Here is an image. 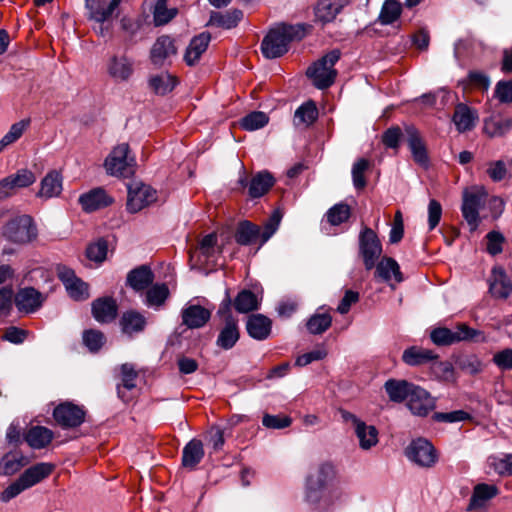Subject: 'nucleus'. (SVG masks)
Segmentation results:
<instances>
[{"label":"nucleus","mask_w":512,"mask_h":512,"mask_svg":"<svg viewBox=\"0 0 512 512\" xmlns=\"http://www.w3.org/2000/svg\"><path fill=\"white\" fill-rule=\"evenodd\" d=\"M154 281V274L146 265L132 269L127 275V285L139 292L147 289Z\"/></svg>","instance_id":"nucleus-31"},{"label":"nucleus","mask_w":512,"mask_h":512,"mask_svg":"<svg viewBox=\"0 0 512 512\" xmlns=\"http://www.w3.org/2000/svg\"><path fill=\"white\" fill-rule=\"evenodd\" d=\"M272 322H246V330L250 337L264 340L271 334Z\"/></svg>","instance_id":"nucleus-56"},{"label":"nucleus","mask_w":512,"mask_h":512,"mask_svg":"<svg viewBox=\"0 0 512 512\" xmlns=\"http://www.w3.org/2000/svg\"><path fill=\"white\" fill-rule=\"evenodd\" d=\"M405 454L411 462L423 468H431L438 461L435 447L425 438H417L411 441Z\"/></svg>","instance_id":"nucleus-10"},{"label":"nucleus","mask_w":512,"mask_h":512,"mask_svg":"<svg viewBox=\"0 0 512 512\" xmlns=\"http://www.w3.org/2000/svg\"><path fill=\"white\" fill-rule=\"evenodd\" d=\"M359 254L366 270L373 269L382 254V244L371 228L364 227L359 234Z\"/></svg>","instance_id":"nucleus-8"},{"label":"nucleus","mask_w":512,"mask_h":512,"mask_svg":"<svg viewBox=\"0 0 512 512\" xmlns=\"http://www.w3.org/2000/svg\"><path fill=\"white\" fill-rule=\"evenodd\" d=\"M401 359L406 365L417 367L431 364L432 361L439 359V355L431 349L413 345L403 351Z\"/></svg>","instance_id":"nucleus-23"},{"label":"nucleus","mask_w":512,"mask_h":512,"mask_svg":"<svg viewBox=\"0 0 512 512\" xmlns=\"http://www.w3.org/2000/svg\"><path fill=\"white\" fill-rule=\"evenodd\" d=\"M282 216L283 214L279 209H276L272 212L268 220L265 222L263 229L261 230V244L267 242L277 231L282 220Z\"/></svg>","instance_id":"nucleus-53"},{"label":"nucleus","mask_w":512,"mask_h":512,"mask_svg":"<svg viewBox=\"0 0 512 512\" xmlns=\"http://www.w3.org/2000/svg\"><path fill=\"white\" fill-rule=\"evenodd\" d=\"M430 371L434 378L439 381H455L454 368L448 361H439V359L432 361L430 364Z\"/></svg>","instance_id":"nucleus-43"},{"label":"nucleus","mask_w":512,"mask_h":512,"mask_svg":"<svg viewBox=\"0 0 512 512\" xmlns=\"http://www.w3.org/2000/svg\"><path fill=\"white\" fill-rule=\"evenodd\" d=\"M341 416L345 422H351L354 432L363 450H369L378 443V430L373 425H367L353 413L342 410Z\"/></svg>","instance_id":"nucleus-16"},{"label":"nucleus","mask_w":512,"mask_h":512,"mask_svg":"<svg viewBox=\"0 0 512 512\" xmlns=\"http://www.w3.org/2000/svg\"><path fill=\"white\" fill-rule=\"evenodd\" d=\"M177 47L174 39L168 35L159 36L150 50V60L156 67H163L171 63V58L176 56Z\"/></svg>","instance_id":"nucleus-17"},{"label":"nucleus","mask_w":512,"mask_h":512,"mask_svg":"<svg viewBox=\"0 0 512 512\" xmlns=\"http://www.w3.org/2000/svg\"><path fill=\"white\" fill-rule=\"evenodd\" d=\"M122 384L118 385V396L124 399V395L121 391V386L127 390H132L136 387L137 372L132 364L125 363L121 366Z\"/></svg>","instance_id":"nucleus-52"},{"label":"nucleus","mask_w":512,"mask_h":512,"mask_svg":"<svg viewBox=\"0 0 512 512\" xmlns=\"http://www.w3.org/2000/svg\"><path fill=\"white\" fill-rule=\"evenodd\" d=\"M374 268V277L388 283L392 289H395L394 283H401L404 280L398 262L391 257L378 260Z\"/></svg>","instance_id":"nucleus-18"},{"label":"nucleus","mask_w":512,"mask_h":512,"mask_svg":"<svg viewBox=\"0 0 512 512\" xmlns=\"http://www.w3.org/2000/svg\"><path fill=\"white\" fill-rule=\"evenodd\" d=\"M452 120L456 129L462 133L470 131L475 127L478 114L467 105L460 103L455 107Z\"/></svg>","instance_id":"nucleus-29"},{"label":"nucleus","mask_w":512,"mask_h":512,"mask_svg":"<svg viewBox=\"0 0 512 512\" xmlns=\"http://www.w3.org/2000/svg\"><path fill=\"white\" fill-rule=\"evenodd\" d=\"M417 385L406 380L389 379L385 382L384 388L391 401L401 403L409 400Z\"/></svg>","instance_id":"nucleus-27"},{"label":"nucleus","mask_w":512,"mask_h":512,"mask_svg":"<svg viewBox=\"0 0 512 512\" xmlns=\"http://www.w3.org/2000/svg\"><path fill=\"white\" fill-rule=\"evenodd\" d=\"M23 466L22 458L16 455L7 454L0 461V474L12 475Z\"/></svg>","instance_id":"nucleus-61"},{"label":"nucleus","mask_w":512,"mask_h":512,"mask_svg":"<svg viewBox=\"0 0 512 512\" xmlns=\"http://www.w3.org/2000/svg\"><path fill=\"white\" fill-rule=\"evenodd\" d=\"M91 311L95 320H115L118 315V305L111 296L99 297L91 303Z\"/></svg>","instance_id":"nucleus-28"},{"label":"nucleus","mask_w":512,"mask_h":512,"mask_svg":"<svg viewBox=\"0 0 512 512\" xmlns=\"http://www.w3.org/2000/svg\"><path fill=\"white\" fill-rule=\"evenodd\" d=\"M349 3L350 0H320L314 9L316 20L323 24L333 21Z\"/></svg>","instance_id":"nucleus-25"},{"label":"nucleus","mask_w":512,"mask_h":512,"mask_svg":"<svg viewBox=\"0 0 512 512\" xmlns=\"http://www.w3.org/2000/svg\"><path fill=\"white\" fill-rule=\"evenodd\" d=\"M488 282L489 292L494 298L506 299L512 292V283L505 270L500 266L492 268Z\"/></svg>","instance_id":"nucleus-21"},{"label":"nucleus","mask_w":512,"mask_h":512,"mask_svg":"<svg viewBox=\"0 0 512 512\" xmlns=\"http://www.w3.org/2000/svg\"><path fill=\"white\" fill-rule=\"evenodd\" d=\"M3 236L10 242L26 244L36 238L37 229L30 216L21 215L6 223Z\"/></svg>","instance_id":"nucleus-7"},{"label":"nucleus","mask_w":512,"mask_h":512,"mask_svg":"<svg viewBox=\"0 0 512 512\" xmlns=\"http://www.w3.org/2000/svg\"><path fill=\"white\" fill-rule=\"evenodd\" d=\"M242 18L243 12L238 9H234L226 13L214 12L210 16L209 23L217 27L231 29L236 27Z\"/></svg>","instance_id":"nucleus-41"},{"label":"nucleus","mask_w":512,"mask_h":512,"mask_svg":"<svg viewBox=\"0 0 512 512\" xmlns=\"http://www.w3.org/2000/svg\"><path fill=\"white\" fill-rule=\"evenodd\" d=\"M30 125V119H22L11 125L9 131L2 137V139L11 145L16 142L26 131Z\"/></svg>","instance_id":"nucleus-58"},{"label":"nucleus","mask_w":512,"mask_h":512,"mask_svg":"<svg viewBox=\"0 0 512 512\" xmlns=\"http://www.w3.org/2000/svg\"><path fill=\"white\" fill-rule=\"evenodd\" d=\"M114 11H89V19L94 21L93 31L100 37L111 35L113 24L111 17Z\"/></svg>","instance_id":"nucleus-36"},{"label":"nucleus","mask_w":512,"mask_h":512,"mask_svg":"<svg viewBox=\"0 0 512 512\" xmlns=\"http://www.w3.org/2000/svg\"><path fill=\"white\" fill-rule=\"evenodd\" d=\"M86 411L83 406L65 401L53 410L55 422L63 429L77 428L85 421Z\"/></svg>","instance_id":"nucleus-12"},{"label":"nucleus","mask_w":512,"mask_h":512,"mask_svg":"<svg viewBox=\"0 0 512 512\" xmlns=\"http://www.w3.org/2000/svg\"><path fill=\"white\" fill-rule=\"evenodd\" d=\"M83 342L90 351L96 352L104 344V335L99 331L88 330L83 334Z\"/></svg>","instance_id":"nucleus-64"},{"label":"nucleus","mask_w":512,"mask_h":512,"mask_svg":"<svg viewBox=\"0 0 512 512\" xmlns=\"http://www.w3.org/2000/svg\"><path fill=\"white\" fill-rule=\"evenodd\" d=\"M54 438L51 429L44 426H32L24 434V440L33 449L47 447Z\"/></svg>","instance_id":"nucleus-30"},{"label":"nucleus","mask_w":512,"mask_h":512,"mask_svg":"<svg viewBox=\"0 0 512 512\" xmlns=\"http://www.w3.org/2000/svg\"><path fill=\"white\" fill-rule=\"evenodd\" d=\"M407 406L412 414L424 417L434 410L436 402L428 391L417 386L409 398Z\"/></svg>","instance_id":"nucleus-22"},{"label":"nucleus","mask_w":512,"mask_h":512,"mask_svg":"<svg viewBox=\"0 0 512 512\" xmlns=\"http://www.w3.org/2000/svg\"><path fill=\"white\" fill-rule=\"evenodd\" d=\"M107 72L116 82H127L134 74V60L127 55H114L107 63Z\"/></svg>","instance_id":"nucleus-19"},{"label":"nucleus","mask_w":512,"mask_h":512,"mask_svg":"<svg viewBox=\"0 0 512 512\" xmlns=\"http://www.w3.org/2000/svg\"><path fill=\"white\" fill-rule=\"evenodd\" d=\"M269 117L262 111H254L247 114L240 121V126L247 131H255L267 125Z\"/></svg>","instance_id":"nucleus-47"},{"label":"nucleus","mask_w":512,"mask_h":512,"mask_svg":"<svg viewBox=\"0 0 512 512\" xmlns=\"http://www.w3.org/2000/svg\"><path fill=\"white\" fill-rule=\"evenodd\" d=\"M178 83V78L168 72L152 75L148 80L149 87L158 95L170 93Z\"/></svg>","instance_id":"nucleus-35"},{"label":"nucleus","mask_w":512,"mask_h":512,"mask_svg":"<svg viewBox=\"0 0 512 512\" xmlns=\"http://www.w3.org/2000/svg\"><path fill=\"white\" fill-rule=\"evenodd\" d=\"M334 478V466L328 462L321 463L307 476L305 501L314 510L325 512L331 507L332 500L328 492V486Z\"/></svg>","instance_id":"nucleus-1"},{"label":"nucleus","mask_w":512,"mask_h":512,"mask_svg":"<svg viewBox=\"0 0 512 512\" xmlns=\"http://www.w3.org/2000/svg\"><path fill=\"white\" fill-rule=\"evenodd\" d=\"M512 129V118L490 119L484 124V132L490 137L503 136Z\"/></svg>","instance_id":"nucleus-45"},{"label":"nucleus","mask_w":512,"mask_h":512,"mask_svg":"<svg viewBox=\"0 0 512 512\" xmlns=\"http://www.w3.org/2000/svg\"><path fill=\"white\" fill-rule=\"evenodd\" d=\"M310 28L309 25L281 24L271 29L263 38L261 51L265 58L275 59L283 56L289 50V45L294 40H301Z\"/></svg>","instance_id":"nucleus-2"},{"label":"nucleus","mask_w":512,"mask_h":512,"mask_svg":"<svg viewBox=\"0 0 512 512\" xmlns=\"http://www.w3.org/2000/svg\"><path fill=\"white\" fill-rule=\"evenodd\" d=\"M326 215L328 222L333 226H337L350 218L351 209L347 204L338 203L331 207Z\"/></svg>","instance_id":"nucleus-49"},{"label":"nucleus","mask_w":512,"mask_h":512,"mask_svg":"<svg viewBox=\"0 0 512 512\" xmlns=\"http://www.w3.org/2000/svg\"><path fill=\"white\" fill-rule=\"evenodd\" d=\"M29 335V332L23 328L10 326L5 329L1 338L13 344L23 343Z\"/></svg>","instance_id":"nucleus-63"},{"label":"nucleus","mask_w":512,"mask_h":512,"mask_svg":"<svg viewBox=\"0 0 512 512\" xmlns=\"http://www.w3.org/2000/svg\"><path fill=\"white\" fill-rule=\"evenodd\" d=\"M55 465L48 462L37 463L26 469L20 477L10 484L0 495L2 502H9L28 488L40 483L51 475Z\"/></svg>","instance_id":"nucleus-3"},{"label":"nucleus","mask_w":512,"mask_h":512,"mask_svg":"<svg viewBox=\"0 0 512 512\" xmlns=\"http://www.w3.org/2000/svg\"><path fill=\"white\" fill-rule=\"evenodd\" d=\"M62 191V176L58 171H50L41 181L38 197L49 199L57 197Z\"/></svg>","instance_id":"nucleus-34"},{"label":"nucleus","mask_w":512,"mask_h":512,"mask_svg":"<svg viewBox=\"0 0 512 512\" xmlns=\"http://www.w3.org/2000/svg\"><path fill=\"white\" fill-rule=\"evenodd\" d=\"M498 494V488L493 484H477L470 498L469 509L481 508L485 503Z\"/></svg>","instance_id":"nucleus-37"},{"label":"nucleus","mask_w":512,"mask_h":512,"mask_svg":"<svg viewBox=\"0 0 512 512\" xmlns=\"http://www.w3.org/2000/svg\"><path fill=\"white\" fill-rule=\"evenodd\" d=\"M261 238V228L249 221H243L235 234V239L240 245H250Z\"/></svg>","instance_id":"nucleus-40"},{"label":"nucleus","mask_w":512,"mask_h":512,"mask_svg":"<svg viewBox=\"0 0 512 512\" xmlns=\"http://www.w3.org/2000/svg\"><path fill=\"white\" fill-rule=\"evenodd\" d=\"M318 110L313 101H308L299 106L294 114L295 125L309 126L316 121Z\"/></svg>","instance_id":"nucleus-42"},{"label":"nucleus","mask_w":512,"mask_h":512,"mask_svg":"<svg viewBox=\"0 0 512 512\" xmlns=\"http://www.w3.org/2000/svg\"><path fill=\"white\" fill-rule=\"evenodd\" d=\"M340 56L341 52L338 49L331 50L308 68L307 76L312 79L315 87L326 89L334 83L337 76L334 65L338 62Z\"/></svg>","instance_id":"nucleus-4"},{"label":"nucleus","mask_w":512,"mask_h":512,"mask_svg":"<svg viewBox=\"0 0 512 512\" xmlns=\"http://www.w3.org/2000/svg\"><path fill=\"white\" fill-rule=\"evenodd\" d=\"M107 251V242L101 239L87 247L86 256L91 261L101 263L106 259Z\"/></svg>","instance_id":"nucleus-57"},{"label":"nucleus","mask_w":512,"mask_h":512,"mask_svg":"<svg viewBox=\"0 0 512 512\" xmlns=\"http://www.w3.org/2000/svg\"><path fill=\"white\" fill-rule=\"evenodd\" d=\"M456 365L465 373L474 375L482 370V362L475 355H464L456 360Z\"/></svg>","instance_id":"nucleus-55"},{"label":"nucleus","mask_w":512,"mask_h":512,"mask_svg":"<svg viewBox=\"0 0 512 512\" xmlns=\"http://www.w3.org/2000/svg\"><path fill=\"white\" fill-rule=\"evenodd\" d=\"M203 443L198 439L189 441L182 452V465L193 470L204 457Z\"/></svg>","instance_id":"nucleus-32"},{"label":"nucleus","mask_w":512,"mask_h":512,"mask_svg":"<svg viewBox=\"0 0 512 512\" xmlns=\"http://www.w3.org/2000/svg\"><path fill=\"white\" fill-rule=\"evenodd\" d=\"M113 202L112 197L107 195L102 188H95L82 194L79 197V203L86 212H93L109 206Z\"/></svg>","instance_id":"nucleus-26"},{"label":"nucleus","mask_w":512,"mask_h":512,"mask_svg":"<svg viewBox=\"0 0 512 512\" xmlns=\"http://www.w3.org/2000/svg\"><path fill=\"white\" fill-rule=\"evenodd\" d=\"M239 339V332L235 322H227V325L220 332L217 344L221 348L228 350L232 348Z\"/></svg>","instance_id":"nucleus-48"},{"label":"nucleus","mask_w":512,"mask_h":512,"mask_svg":"<svg viewBox=\"0 0 512 512\" xmlns=\"http://www.w3.org/2000/svg\"><path fill=\"white\" fill-rule=\"evenodd\" d=\"M275 179L268 171H260L254 175L249 183V196L260 198L274 185Z\"/></svg>","instance_id":"nucleus-33"},{"label":"nucleus","mask_w":512,"mask_h":512,"mask_svg":"<svg viewBox=\"0 0 512 512\" xmlns=\"http://www.w3.org/2000/svg\"><path fill=\"white\" fill-rule=\"evenodd\" d=\"M176 14L177 10L175 8H167L166 0H158L153 12L154 23L156 26L165 25L172 20Z\"/></svg>","instance_id":"nucleus-51"},{"label":"nucleus","mask_w":512,"mask_h":512,"mask_svg":"<svg viewBox=\"0 0 512 512\" xmlns=\"http://www.w3.org/2000/svg\"><path fill=\"white\" fill-rule=\"evenodd\" d=\"M257 295L251 290L243 289L233 300L234 310L238 313H249L258 309Z\"/></svg>","instance_id":"nucleus-39"},{"label":"nucleus","mask_w":512,"mask_h":512,"mask_svg":"<svg viewBox=\"0 0 512 512\" xmlns=\"http://www.w3.org/2000/svg\"><path fill=\"white\" fill-rule=\"evenodd\" d=\"M487 192L483 187L465 189L462 194L461 212L471 232L477 230L480 224L479 212L485 205Z\"/></svg>","instance_id":"nucleus-6"},{"label":"nucleus","mask_w":512,"mask_h":512,"mask_svg":"<svg viewBox=\"0 0 512 512\" xmlns=\"http://www.w3.org/2000/svg\"><path fill=\"white\" fill-rule=\"evenodd\" d=\"M402 12L401 3L397 0H386L381 8L379 20L384 25L394 23Z\"/></svg>","instance_id":"nucleus-44"},{"label":"nucleus","mask_w":512,"mask_h":512,"mask_svg":"<svg viewBox=\"0 0 512 512\" xmlns=\"http://www.w3.org/2000/svg\"><path fill=\"white\" fill-rule=\"evenodd\" d=\"M488 465L500 476H512V454L490 456Z\"/></svg>","instance_id":"nucleus-46"},{"label":"nucleus","mask_w":512,"mask_h":512,"mask_svg":"<svg viewBox=\"0 0 512 512\" xmlns=\"http://www.w3.org/2000/svg\"><path fill=\"white\" fill-rule=\"evenodd\" d=\"M291 423L292 419L286 415L264 414L262 418V425L267 429H284Z\"/></svg>","instance_id":"nucleus-59"},{"label":"nucleus","mask_w":512,"mask_h":512,"mask_svg":"<svg viewBox=\"0 0 512 512\" xmlns=\"http://www.w3.org/2000/svg\"><path fill=\"white\" fill-rule=\"evenodd\" d=\"M127 190V210L130 213H137L157 200L156 190L140 181L130 182Z\"/></svg>","instance_id":"nucleus-11"},{"label":"nucleus","mask_w":512,"mask_h":512,"mask_svg":"<svg viewBox=\"0 0 512 512\" xmlns=\"http://www.w3.org/2000/svg\"><path fill=\"white\" fill-rule=\"evenodd\" d=\"M405 135L413 160L421 167L427 168L429 166V157L419 131L414 126H406Z\"/></svg>","instance_id":"nucleus-20"},{"label":"nucleus","mask_w":512,"mask_h":512,"mask_svg":"<svg viewBox=\"0 0 512 512\" xmlns=\"http://www.w3.org/2000/svg\"><path fill=\"white\" fill-rule=\"evenodd\" d=\"M480 335L476 329L466 325H460L457 331L453 332L448 328H435L430 333L431 341L437 346H448L463 340H474Z\"/></svg>","instance_id":"nucleus-14"},{"label":"nucleus","mask_w":512,"mask_h":512,"mask_svg":"<svg viewBox=\"0 0 512 512\" xmlns=\"http://www.w3.org/2000/svg\"><path fill=\"white\" fill-rule=\"evenodd\" d=\"M369 168V161L361 158L352 167V180L356 189L361 190L366 186L365 171Z\"/></svg>","instance_id":"nucleus-54"},{"label":"nucleus","mask_w":512,"mask_h":512,"mask_svg":"<svg viewBox=\"0 0 512 512\" xmlns=\"http://www.w3.org/2000/svg\"><path fill=\"white\" fill-rule=\"evenodd\" d=\"M432 418L436 422L455 423L468 420L471 417L469 413L463 410H455L451 412H436L433 414Z\"/></svg>","instance_id":"nucleus-60"},{"label":"nucleus","mask_w":512,"mask_h":512,"mask_svg":"<svg viewBox=\"0 0 512 512\" xmlns=\"http://www.w3.org/2000/svg\"><path fill=\"white\" fill-rule=\"evenodd\" d=\"M220 253L221 249L217 246V235L210 233L202 238L191 258L196 257L197 264L202 269L210 271L217 265V258Z\"/></svg>","instance_id":"nucleus-15"},{"label":"nucleus","mask_w":512,"mask_h":512,"mask_svg":"<svg viewBox=\"0 0 512 512\" xmlns=\"http://www.w3.org/2000/svg\"><path fill=\"white\" fill-rule=\"evenodd\" d=\"M109 175L128 178L135 172L136 160L127 143H121L113 148L104 162Z\"/></svg>","instance_id":"nucleus-5"},{"label":"nucleus","mask_w":512,"mask_h":512,"mask_svg":"<svg viewBox=\"0 0 512 512\" xmlns=\"http://www.w3.org/2000/svg\"><path fill=\"white\" fill-rule=\"evenodd\" d=\"M16 188H25L36 181L34 173L28 169H20L15 174L9 175Z\"/></svg>","instance_id":"nucleus-62"},{"label":"nucleus","mask_w":512,"mask_h":512,"mask_svg":"<svg viewBox=\"0 0 512 512\" xmlns=\"http://www.w3.org/2000/svg\"><path fill=\"white\" fill-rule=\"evenodd\" d=\"M169 288L165 283H157L147 288L144 303L146 306L159 309L169 297Z\"/></svg>","instance_id":"nucleus-38"},{"label":"nucleus","mask_w":512,"mask_h":512,"mask_svg":"<svg viewBox=\"0 0 512 512\" xmlns=\"http://www.w3.org/2000/svg\"><path fill=\"white\" fill-rule=\"evenodd\" d=\"M47 300L44 294L34 287L20 288L14 296V304L21 316L37 313Z\"/></svg>","instance_id":"nucleus-13"},{"label":"nucleus","mask_w":512,"mask_h":512,"mask_svg":"<svg viewBox=\"0 0 512 512\" xmlns=\"http://www.w3.org/2000/svg\"><path fill=\"white\" fill-rule=\"evenodd\" d=\"M211 41V35L208 32H202L196 36H194L189 45L186 48L184 53V61L185 63L192 67L198 64L201 56L207 50L209 43Z\"/></svg>","instance_id":"nucleus-24"},{"label":"nucleus","mask_w":512,"mask_h":512,"mask_svg":"<svg viewBox=\"0 0 512 512\" xmlns=\"http://www.w3.org/2000/svg\"><path fill=\"white\" fill-rule=\"evenodd\" d=\"M212 308L199 304H189L182 310V320H210Z\"/></svg>","instance_id":"nucleus-50"},{"label":"nucleus","mask_w":512,"mask_h":512,"mask_svg":"<svg viewBox=\"0 0 512 512\" xmlns=\"http://www.w3.org/2000/svg\"><path fill=\"white\" fill-rule=\"evenodd\" d=\"M56 271L59 280L63 283L68 296L72 300L83 302L89 299V284L79 278L74 270L65 265H59Z\"/></svg>","instance_id":"nucleus-9"}]
</instances>
